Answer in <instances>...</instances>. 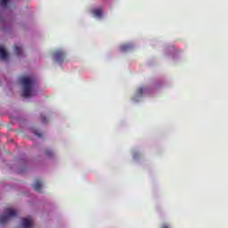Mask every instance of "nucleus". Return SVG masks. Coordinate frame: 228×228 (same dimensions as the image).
I'll list each match as a JSON object with an SVG mask.
<instances>
[{"label": "nucleus", "instance_id": "obj_4", "mask_svg": "<svg viewBox=\"0 0 228 228\" xmlns=\"http://www.w3.org/2000/svg\"><path fill=\"white\" fill-rule=\"evenodd\" d=\"M53 58H54L55 61H61V60H63V58H65V53L61 50H58L53 54Z\"/></svg>", "mask_w": 228, "mask_h": 228}, {"label": "nucleus", "instance_id": "obj_3", "mask_svg": "<svg viewBox=\"0 0 228 228\" xmlns=\"http://www.w3.org/2000/svg\"><path fill=\"white\" fill-rule=\"evenodd\" d=\"M14 54L16 56H20L22 53H24V48L22 47V45L20 44H15L12 47Z\"/></svg>", "mask_w": 228, "mask_h": 228}, {"label": "nucleus", "instance_id": "obj_2", "mask_svg": "<svg viewBox=\"0 0 228 228\" xmlns=\"http://www.w3.org/2000/svg\"><path fill=\"white\" fill-rule=\"evenodd\" d=\"M17 215H19V210L13 208H5L4 212L0 214V224L2 225L7 224V222H10V220L14 218V216H17Z\"/></svg>", "mask_w": 228, "mask_h": 228}, {"label": "nucleus", "instance_id": "obj_5", "mask_svg": "<svg viewBox=\"0 0 228 228\" xmlns=\"http://www.w3.org/2000/svg\"><path fill=\"white\" fill-rule=\"evenodd\" d=\"M9 54L8 52H6V49L4 46H0V58L2 60H8Z\"/></svg>", "mask_w": 228, "mask_h": 228}, {"label": "nucleus", "instance_id": "obj_10", "mask_svg": "<svg viewBox=\"0 0 228 228\" xmlns=\"http://www.w3.org/2000/svg\"><path fill=\"white\" fill-rule=\"evenodd\" d=\"M162 228H168L167 224L163 225Z\"/></svg>", "mask_w": 228, "mask_h": 228}, {"label": "nucleus", "instance_id": "obj_8", "mask_svg": "<svg viewBox=\"0 0 228 228\" xmlns=\"http://www.w3.org/2000/svg\"><path fill=\"white\" fill-rule=\"evenodd\" d=\"M8 3H10V0H0V4L2 6H6V4H8Z\"/></svg>", "mask_w": 228, "mask_h": 228}, {"label": "nucleus", "instance_id": "obj_9", "mask_svg": "<svg viewBox=\"0 0 228 228\" xmlns=\"http://www.w3.org/2000/svg\"><path fill=\"white\" fill-rule=\"evenodd\" d=\"M142 92H143V89L140 88L137 91L138 95H142Z\"/></svg>", "mask_w": 228, "mask_h": 228}, {"label": "nucleus", "instance_id": "obj_1", "mask_svg": "<svg viewBox=\"0 0 228 228\" xmlns=\"http://www.w3.org/2000/svg\"><path fill=\"white\" fill-rule=\"evenodd\" d=\"M20 83L22 85V95L27 99L28 97H33L37 91L35 90V81L29 77H23L20 78Z\"/></svg>", "mask_w": 228, "mask_h": 228}, {"label": "nucleus", "instance_id": "obj_6", "mask_svg": "<svg viewBox=\"0 0 228 228\" xmlns=\"http://www.w3.org/2000/svg\"><path fill=\"white\" fill-rule=\"evenodd\" d=\"M93 15H94V17H96L97 19H101L102 17V10H101V9L93 10Z\"/></svg>", "mask_w": 228, "mask_h": 228}, {"label": "nucleus", "instance_id": "obj_7", "mask_svg": "<svg viewBox=\"0 0 228 228\" xmlns=\"http://www.w3.org/2000/svg\"><path fill=\"white\" fill-rule=\"evenodd\" d=\"M42 186H44V185L42 184V182H40V181H37L34 183V189L36 190V191H40V190L42 189Z\"/></svg>", "mask_w": 228, "mask_h": 228}, {"label": "nucleus", "instance_id": "obj_11", "mask_svg": "<svg viewBox=\"0 0 228 228\" xmlns=\"http://www.w3.org/2000/svg\"><path fill=\"white\" fill-rule=\"evenodd\" d=\"M122 50H123V51H126V48L122 47Z\"/></svg>", "mask_w": 228, "mask_h": 228}]
</instances>
